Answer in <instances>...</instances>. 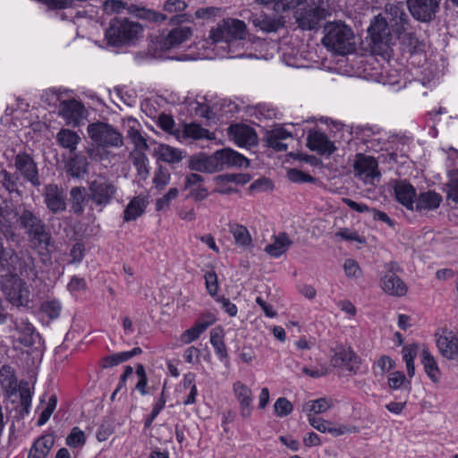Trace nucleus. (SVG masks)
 <instances>
[{
	"label": "nucleus",
	"mask_w": 458,
	"mask_h": 458,
	"mask_svg": "<svg viewBox=\"0 0 458 458\" xmlns=\"http://www.w3.org/2000/svg\"><path fill=\"white\" fill-rule=\"evenodd\" d=\"M326 35L322 39L324 46L331 52V57L324 64L325 68L334 73L342 75L344 66L342 57L344 56V23L329 22L325 26Z\"/></svg>",
	"instance_id": "f257e3e1"
},
{
	"label": "nucleus",
	"mask_w": 458,
	"mask_h": 458,
	"mask_svg": "<svg viewBox=\"0 0 458 458\" xmlns=\"http://www.w3.org/2000/svg\"><path fill=\"white\" fill-rule=\"evenodd\" d=\"M142 31L143 28L138 21L119 16L110 21L105 37L109 45L121 47L137 40Z\"/></svg>",
	"instance_id": "f03ea898"
},
{
	"label": "nucleus",
	"mask_w": 458,
	"mask_h": 458,
	"mask_svg": "<svg viewBox=\"0 0 458 458\" xmlns=\"http://www.w3.org/2000/svg\"><path fill=\"white\" fill-rule=\"evenodd\" d=\"M118 188L108 177L98 174L89 182L87 201L91 203V208L102 211L116 198Z\"/></svg>",
	"instance_id": "7ed1b4c3"
},
{
	"label": "nucleus",
	"mask_w": 458,
	"mask_h": 458,
	"mask_svg": "<svg viewBox=\"0 0 458 458\" xmlns=\"http://www.w3.org/2000/svg\"><path fill=\"white\" fill-rule=\"evenodd\" d=\"M19 226L36 246L47 247L50 244L51 235L46 224L32 210L22 208L20 211Z\"/></svg>",
	"instance_id": "20e7f679"
},
{
	"label": "nucleus",
	"mask_w": 458,
	"mask_h": 458,
	"mask_svg": "<svg viewBox=\"0 0 458 458\" xmlns=\"http://www.w3.org/2000/svg\"><path fill=\"white\" fill-rule=\"evenodd\" d=\"M327 2L326 0H310L294 13V19L298 27L303 30H318L320 22L328 14Z\"/></svg>",
	"instance_id": "39448f33"
},
{
	"label": "nucleus",
	"mask_w": 458,
	"mask_h": 458,
	"mask_svg": "<svg viewBox=\"0 0 458 458\" xmlns=\"http://www.w3.org/2000/svg\"><path fill=\"white\" fill-rule=\"evenodd\" d=\"M87 132L94 144L103 149L119 148L123 146V134L107 123L98 121L89 123Z\"/></svg>",
	"instance_id": "423d86ee"
},
{
	"label": "nucleus",
	"mask_w": 458,
	"mask_h": 458,
	"mask_svg": "<svg viewBox=\"0 0 458 458\" xmlns=\"http://www.w3.org/2000/svg\"><path fill=\"white\" fill-rule=\"evenodd\" d=\"M349 133L351 138L347 140L345 149L355 152V155H365L369 149L375 147L376 140L373 137L378 133L372 127L368 125H351Z\"/></svg>",
	"instance_id": "0eeeda50"
},
{
	"label": "nucleus",
	"mask_w": 458,
	"mask_h": 458,
	"mask_svg": "<svg viewBox=\"0 0 458 458\" xmlns=\"http://www.w3.org/2000/svg\"><path fill=\"white\" fill-rule=\"evenodd\" d=\"M246 35L245 22L233 18L223 19L216 28L210 30V38L216 44H223L235 38H245Z\"/></svg>",
	"instance_id": "6e6552de"
},
{
	"label": "nucleus",
	"mask_w": 458,
	"mask_h": 458,
	"mask_svg": "<svg viewBox=\"0 0 458 458\" xmlns=\"http://www.w3.org/2000/svg\"><path fill=\"white\" fill-rule=\"evenodd\" d=\"M353 173L355 177L365 184L377 185L381 179L377 159L370 156L355 155L353 159Z\"/></svg>",
	"instance_id": "1a4fd4ad"
},
{
	"label": "nucleus",
	"mask_w": 458,
	"mask_h": 458,
	"mask_svg": "<svg viewBox=\"0 0 458 458\" xmlns=\"http://www.w3.org/2000/svg\"><path fill=\"white\" fill-rule=\"evenodd\" d=\"M2 290L12 305L16 307L28 305L30 291L26 283L16 275H11L2 283Z\"/></svg>",
	"instance_id": "9d476101"
},
{
	"label": "nucleus",
	"mask_w": 458,
	"mask_h": 458,
	"mask_svg": "<svg viewBox=\"0 0 458 458\" xmlns=\"http://www.w3.org/2000/svg\"><path fill=\"white\" fill-rule=\"evenodd\" d=\"M35 259L30 253H21L19 255L14 250H11V253L7 258L8 267L3 269L1 274L12 275L13 273H20L28 277H37L35 270Z\"/></svg>",
	"instance_id": "9b49d317"
},
{
	"label": "nucleus",
	"mask_w": 458,
	"mask_h": 458,
	"mask_svg": "<svg viewBox=\"0 0 458 458\" xmlns=\"http://www.w3.org/2000/svg\"><path fill=\"white\" fill-rule=\"evenodd\" d=\"M368 33L375 47L385 50L392 40L391 30L386 18L382 14L376 15L370 21Z\"/></svg>",
	"instance_id": "f8f14e48"
},
{
	"label": "nucleus",
	"mask_w": 458,
	"mask_h": 458,
	"mask_svg": "<svg viewBox=\"0 0 458 458\" xmlns=\"http://www.w3.org/2000/svg\"><path fill=\"white\" fill-rule=\"evenodd\" d=\"M14 167L24 181L32 186L40 185L39 171L34 158L27 152H19L13 159Z\"/></svg>",
	"instance_id": "ddd939ff"
},
{
	"label": "nucleus",
	"mask_w": 458,
	"mask_h": 458,
	"mask_svg": "<svg viewBox=\"0 0 458 458\" xmlns=\"http://www.w3.org/2000/svg\"><path fill=\"white\" fill-rule=\"evenodd\" d=\"M43 198L44 203L50 213L57 215L66 211V194L57 184L48 183L45 185Z\"/></svg>",
	"instance_id": "4468645a"
},
{
	"label": "nucleus",
	"mask_w": 458,
	"mask_h": 458,
	"mask_svg": "<svg viewBox=\"0 0 458 458\" xmlns=\"http://www.w3.org/2000/svg\"><path fill=\"white\" fill-rule=\"evenodd\" d=\"M409 10L418 21L428 22L435 18L439 0H408Z\"/></svg>",
	"instance_id": "2eb2a0df"
},
{
	"label": "nucleus",
	"mask_w": 458,
	"mask_h": 458,
	"mask_svg": "<svg viewBox=\"0 0 458 458\" xmlns=\"http://www.w3.org/2000/svg\"><path fill=\"white\" fill-rule=\"evenodd\" d=\"M213 155L216 163H217V172L234 166H249V160L242 154L231 148L216 150Z\"/></svg>",
	"instance_id": "dca6fc26"
},
{
	"label": "nucleus",
	"mask_w": 458,
	"mask_h": 458,
	"mask_svg": "<svg viewBox=\"0 0 458 458\" xmlns=\"http://www.w3.org/2000/svg\"><path fill=\"white\" fill-rule=\"evenodd\" d=\"M84 111L83 105L75 99L59 101L58 114L68 124L77 125L83 116Z\"/></svg>",
	"instance_id": "f3484780"
},
{
	"label": "nucleus",
	"mask_w": 458,
	"mask_h": 458,
	"mask_svg": "<svg viewBox=\"0 0 458 458\" xmlns=\"http://www.w3.org/2000/svg\"><path fill=\"white\" fill-rule=\"evenodd\" d=\"M228 133L240 147H250L258 143L255 131L248 125L233 124L228 128Z\"/></svg>",
	"instance_id": "a211bd4d"
},
{
	"label": "nucleus",
	"mask_w": 458,
	"mask_h": 458,
	"mask_svg": "<svg viewBox=\"0 0 458 458\" xmlns=\"http://www.w3.org/2000/svg\"><path fill=\"white\" fill-rule=\"evenodd\" d=\"M188 7V3L184 0H165L163 4L162 10L167 13H174L169 18L170 24H180L182 22H191L192 16L189 13H182Z\"/></svg>",
	"instance_id": "6ab92c4d"
},
{
	"label": "nucleus",
	"mask_w": 458,
	"mask_h": 458,
	"mask_svg": "<svg viewBox=\"0 0 458 458\" xmlns=\"http://www.w3.org/2000/svg\"><path fill=\"white\" fill-rule=\"evenodd\" d=\"M307 146L310 150L317 151L320 155H331L335 147L328 140L327 136L318 131H310L307 137Z\"/></svg>",
	"instance_id": "aec40b11"
},
{
	"label": "nucleus",
	"mask_w": 458,
	"mask_h": 458,
	"mask_svg": "<svg viewBox=\"0 0 458 458\" xmlns=\"http://www.w3.org/2000/svg\"><path fill=\"white\" fill-rule=\"evenodd\" d=\"M233 394L240 403V413L244 419L250 417L252 411V392L249 386L237 381L233 386Z\"/></svg>",
	"instance_id": "412c9836"
},
{
	"label": "nucleus",
	"mask_w": 458,
	"mask_h": 458,
	"mask_svg": "<svg viewBox=\"0 0 458 458\" xmlns=\"http://www.w3.org/2000/svg\"><path fill=\"white\" fill-rule=\"evenodd\" d=\"M398 202L407 209L414 211V202L417 198L415 188L407 181H399L394 187Z\"/></svg>",
	"instance_id": "4be33fe9"
},
{
	"label": "nucleus",
	"mask_w": 458,
	"mask_h": 458,
	"mask_svg": "<svg viewBox=\"0 0 458 458\" xmlns=\"http://www.w3.org/2000/svg\"><path fill=\"white\" fill-rule=\"evenodd\" d=\"M443 201L442 196L434 191H427L420 192L414 202V210L420 213L435 210L439 208Z\"/></svg>",
	"instance_id": "5701e85b"
},
{
	"label": "nucleus",
	"mask_w": 458,
	"mask_h": 458,
	"mask_svg": "<svg viewBox=\"0 0 458 458\" xmlns=\"http://www.w3.org/2000/svg\"><path fill=\"white\" fill-rule=\"evenodd\" d=\"M65 173L75 179H81L89 173V162L82 155H72L64 165Z\"/></svg>",
	"instance_id": "b1692460"
},
{
	"label": "nucleus",
	"mask_w": 458,
	"mask_h": 458,
	"mask_svg": "<svg viewBox=\"0 0 458 458\" xmlns=\"http://www.w3.org/2000/svg\"><path fill=\"white\" fill-rule=\"evenodd\" d=\"M0 386L6 396L15 395L19 390L15 370L9 365H4L0 369Z\"/></svg>",
	"instance_id": "393cba45"
},
{
	"label": "nucleus",
	"mask_w": 458,
	"mask_h": 458,
	"mask_svg": "<svg viewBox=\"0 0 458 458\" xmlns=\"http://www.w3.org/2000/svg\"><path fill=\"white\" fill-rule=\"evenodd\" d=\"M393 269V267L391 268ZM382 289L385 293L394 296H403L407 293L404 282L392 270L388 271L381 280Z\"/></svg>",
	"instance_id": "a878e982"
},
{
	"label": "nucleus",
	"mask_w": 458,
	"mask_h": 458,
	"mask_svg": "<svg viewBox=\"0 0 458 458\" xmlns=\"http://www.w3.org/2000/svg\"><path fill=\"white\" fill-rule=\"evenodd\" d=\"M13 323L14 328L20 334L19 341L24 346H32L39 340V335L35 331L34 327L27 320L16 319Z\"/></svg>",
	"instance_id": "bb28decb"
},
{
	"label": "nucleus",
	"mask_w": 458,
	"mask_h": 458,
	"mask_svg": "<svg viewBox=\"0 0 458 458\" xmlns=\"http://www.w3.org/2000/svg\"><path fill=\"white\" fill-rule=\"evenodd\" d=\"M148 204V201L146 197L141 195L133 197L123 211V221L131 222L141 216L144 214Z\"/></svg>",
	"instance_id": "cd10ccee"
},
{
	"label": "nucleus",
	"mask_w": 458,
	"mask_h": 458,
	"mask_svg": "<svg viewBox=\"0 0 458 458\" xmlns=\"http://www.w3.org/2000/svg\"><path fill=\"white\" fill-rule=\"evenodd\" d=\"M188 167L191 171L199 173L212 174L217 172V163H216L214 155L208 156L201 154L193 156L190 158Z\"/></svg>",
	"instance_id": "c85d7f7f"
},
{
	"label": "nucleus",
	"mask_w": 458,
	"mask_h": 458,
	"mask_svg": "<svg viewBox=\"0 0 458 458\" xmlns=\"http://www.w3.org/2000/svg\"><path fill=\"white\" fill-rule=\"evenodd\" d=\"M386 15L389 20V26L393 32L407 26L409 23V16L403 10V6L397 4L386 5Z\"/></svg>",
	"instance_id": "c756f323"
},
{
	"label": "nucleus",
	"mask_w": 458,
	"mask_h": 458,
	"mask_svg": "<svg viewBox=\"0 0 458 458\" xmlns=\"http://www.w3.org/2000/svg\"><path fill=\"white\" fill-rule=\"evenodd\" d=\"M437 344L444 357L447 359L458 357V338L453 332L439 336Z\"/></svg>",
	"instance_id": "7c9ffc66"
},
{
	"label": "nucleus",
	"mask_w": 458,
	"mask_h": 458,
	"mask_svg": "<svg viewBox=\"0 0 458 458\" xmlns=\"http://www.w3.org/2000/svg\"><path fill=\"white\" fill-rule=\"evenodd\" d=\"M54 437L44 435L36 439L29 451L28 458H47L54 446Z\"/></svg>",
	"instance_id": "2f4dec72"
},
{
	"label": "nucleus",
	"mask_w": 458,
	"mask_h": 458,
	"mask_svg": "<svg viewBox=\"0 0 458 458\" xmlns=\"http://www.w3.org/2000/svg\"><path fill=\"white\" fill-rule=\"evenodd\" d=\"M57 144L68 149L71 154L75 152L81 139L80 135L71 129H61L55 135Z\"/></svg>",
	"instance_id": "473e14b6"
},
{
	"label": "nucleus",
	"mask_w": 458,
	"mask_h": 458,
	"mask_svg": "<svg viewBox=\"0 0 458 458\" xmlns=\"http://www.w3.org/2000/svg\"><path fill=\"white\" fill-rule=\"evenodd\" d=\"M192 34L190 27H177L173 29L164 40V47L171 48L186 41Z\"/></svg>",
	"instance_id": "72a5a7b5"
},
{
	"label": "nucleus",
	"mask_w": 458,
	"mask_h": 458,
	"mask_svg": "<svg viewBox=\"0 0 458 458\" xmlns=\"http://www.w3.org/2000/svg\"><path fill=\"white\" fill-rule=\"evenodd\" d=\"M71 211L76 216L84 213V202L87 201L86 189L82 186H74L70 191Z\"/></svg>",
	"instance_id": "f704fd0d"
},
{
	"label": "nucleus",
	"mask_w": 458,
	"mask_h": 458,
	"mask_svg": "<svg viewBox=\"0 0 458 458\" xmlns=\"http://www.w3.org/2000/svg\"><path fill=\"white\" fill-rule=\"evenodd\" d=\"M292 243L289 236L285 233H282L276 236L273 243L266 246L265 251L271 257L278 258L289 249Z\"/></svg>",
	"instance_id": "c9c22d12"
},
{
	"label": "nucleus",
	"mask_w": 458,
	"mask_h": 458,
	"mask_svg": "<svg viewBox=\"0 0 458 458\" xmlns=\"http://www.w3.org/2000/svg\"><path fill=\"white\" fill-rule=\"evenodd\" d=\"M156 154L159 160L169 164L179 163L184 157L182 150L166 144H160L156 148Z\"/></svg>",
	"instance_id": "e433bc0d"
},
{
	"label": "nucleus",
	"mask_w": 458,
	"mask_h": 458,
	"mask_svg": "<svg viewBox=\"0 0 458 458\" xmlns=\"http://www.w3.org/2000/svg\"><path fill=\"white\" fill-rule=\"evenodd\" d=\"M244 39L245 38H235L221 44L219 47L226 51V55L224 56L227 58H242L248 56L245 54L244 46L246 43Z\"/></svg>",
	"instance_id": "4c0bfd02"
},
{
	"label": "nucleus",
	"mask_w": 458,
	"mask_h": 458,
	"mask_svg": "<svg viewBox=\"0 0 458 458\" xmlns=\"http://www.w3.org/2000/svg\"><path fill=\"white\" fill-rule=\"evenodd\" d=\"M345 370L351 375L363 374L367 370L361 358L351 348H348V351L345 350Z\"/></svg>",
	"instance_id": "58836bf2"
},
{
	"label": "nucleus",
	"mask_w": 458,
	"mask_h": 458,
	"mask_svg": "<svg viewBox=\"0 0 458 458\" xmlns=\"http://www.w3.org/2000/svg\"><path fill=\"white\" fill-rule=\"evenodd\" d=\"M127 127V138L135 145L136 149H147L148 144L138 128V122L133 118H128Z\"/></svg>",
	"instance_id": "ea45409f"
},
{
	"label": "nucleus",
	"mask_w": 458,
	"mask_h": 458,
	"mask_svg": "<svg viewBox=\"0 0 458 458\" xmlns=\"http://www.w3.org/2000/svg\"><path fill=\"white\" fill-rule=\"evenodd\" d=\"M421 362L428 377L435 383L438 382L440 377V371L437 363L427 349H423L422 351Z\"/></svg>",
	"instance_id": "a19ab883"
},
{
	"label": "nucleus",
	"mask_w": 458,
	"mask_h": 458,
	"mask_svg": "<svg viewBox=\"0 0 458 458\" xmlns=\"http://www.w3.org/2000/svg\"><path fill=\"white\" fill-rule=\"evenodd\" d=\"M228 226L237 245L248 247L251 244V236L245 226L236 223H229Z\"/></svg>",
	"instance_id": "79ce46f5"
},
{
	"label": "nucleus",
	"mask_w": 458,
	"mask_h": 458,
	"mask_svg": "<svg viewBox=\"0 0 458 458\" xmlns=\"http://www.w3.org/2000/svg\"><path fill=\"white\" fill-rule=\"evenodd\" d=\"M410 29V24H408L401 29H397L394 33L397 36L400 42L408 47L409 52L412 53L416 50L419 40L415 33L411 31Z\"/></svg>",
	"instance_id": "37998d69"
},
{
	"label": "nucleus",
	"mask_w": 458,
	"mask_h": 458,
	"mask_svg": "<svg viewBox=\"0 0 458 458\" xmlns=\"http://www.w3.org/2000/svg\"><path fill=\"white\" fill-rule=\"evenodd\" d=\"M216 185H225L228 183H234L244 185L250 181V176L248 174H225L215 177Z\"/></svg>",
	"instance_id": "c03bdc74"
},
{
	"label": "nucleus",
	"mask_w": 458,
	"mask_h": 458,
	"mask_svg": "<svg viewBox=\"0 0 458 458\" xmlns=\"http://www.w3.org/2000/svg\"><path fill=\"white\" fill-rule=\"evenodd\" d=\"M39 310L48 318L56 319L62 311V304L56 299H47L41 302Z\"/></svg>",
	"instance_id": "a18cd8bd"
},
{
	"label": "nucleus",
	"mask_w": 458,
	"mask_h": 458,
	"mask_svg": "<svg viewBox=\"0 0 458 458\" xmlns=\"http://www.w3.org/2000/svg\"><path fill=\"white\" fill-rule=\"evenodd\" d=\"M18 391L20 393L21 413L22 415L29 414L32 399L29 382L25 380L21 381Z\"/></svg>",
	"instance_id": "49530a36"
},
{
	"label": "nucleus",
	"mask_w": 458,
	"mask_h": 458,
	"mask_svg": "<svg viewBox=\"0 0 458 458\" xmlns=\"http://www.w3.org/2000/svg\"><path fill=\"white\" fill-rule=\"evenodd\" d=\"M2 178V184L4 188L10 193H19V181L20 177L16 174H12L6 170H2L0 173Z\"/></svg>",
	"instance_id": "de8ad7c7"
},
{
	"label": "nucleus",
	"mask_w": 458,
	"mask_h": 458,
	"mask_svg": "<svg viewBox=\"0 0 458 458\" xmlns=\"http://www.w3.org/2000/svg\"><path fill=\"white\" fill-rule=\"evenodd\" d=\"M183 134L193 140L211 139L209 131L196 123L186 124Z\"/></svg>",
	"instance_id": "09e8293b"
},
{
	"label": "nucleus",
	"mask_w": 458,
	"mask_h": 458,
	"mask_svg": "<svg viewBox=\"0 0 458 458\" xmlns=\"http://www.w3.org/2000/svg\"><path fill=\"white\" fill-rule=\"evenodd\" d=\"M20 211H17L13 205L3 203L0 206V223L19 224Z\"/></svg>",
	"instance_id": "8fccbe9b"
},
{
	"label": "nucleus",
	"mask_w": 458,
	"mask_h": 458,
	"mask_svg": "<svg viewBox=\"0 0 458 458\" xmlns=\"http://www.w3.org/2000/svg\"><path fill=\"white\" fill-rule=\"evenodd\" d=\"M360 43V38L355 36L351 27L345 24V56L356 54Z\"/></svg>",
	"instance_id": "3c124183"
},
{
	"label": "nucleus",
	"mask_w": 458,
	"mask_h": 458,
	"mask_svg": "<svg viewBox=\"0 0 458 458\" xmlns=\"http://www.w3.org/2000/svg\"><path fill=\"white\" fill-rule=\"evenodd\" d=\"M65 443L68 446L72 448H81L86 443V437L82 430H81L78 427H74L72 428L70 434L67 436L65 439Z\"/></svg>",
	"instance_id": "603ef678"
},
{
	"label": "nucleus",
	"mask_w": 458,
	"mask_h": 458,
	"mask_svg": "<svg viewBox=\"0 0 458 458\" xmlns=\"http://www.w3.org/2000/svg\"><path fill=\"white\" fill-rule=\"evenodd\" d=\"M133 165L136 167L139 176L146 179L149 174L148 157L142 152H137L133 155Z\"/></svg>",
	"instance_id": "864d4df0"
},
{
	"label": "nucleus",
	"mask_w": 458,
	"mask_h": 458,
	"mask_svg": "<svg viewBox=\"0 0 458 458\" xmlns=\"http://www.w3.org/2000/svg\"><path fill=\"white\" fill-rule=\"evenodd\" d=\"M179 191L177 188H171L163 197L156 201V208L157 211H163L169 208L172 200L178 197Z\"/></svg>",
	"instance_id": "5fc2aeb1"
},
{
	"label": "nucleus",
	"mask_w": 458,
	"mask_h": 458,
	"mask_svg": "<svg viewBox=\"0 0 458 458\" xmlns=\"http://www.w3.org/2000/svg\"><path fill=\"white\" fill-rule=\"evenodd\" d=\"M388 385L389 387L392 389H399L403 386H404V387L408 390L411 387V382L409 380H406L405 375L403 374V372L401 371L393 372L389 376Z\"/></svg>",
	"instance_id": "6e6d98bb"
},
{
	"label": "nucleus",
	"mask_w": 458,
	"mask_h": 458,
	"mask_svg": "<svg viewBox=\"0 0 458 458\" xmlns=\"http://www.w3.org/2000/svg\"><path fill=\"white\" fill-rule=\"evenodd\" d=\"M293 410L292 403L285 397H279L274 404L275 413L281 418L289 415Z\"/></svg>",
	"instance_id": "4d7b16f0"
},
{
	"label": "nucleus",
	"mask_w": 458,
	"mask_h": 458,
	"mask_svg": "<svg viewBox=\"0 0 458 458\" xmlns=\"http://www.w3.org/2000/svg\"><path fill=\"white\" fill-rule=\"evenodd\" d=\"M170 182V173L166 168L159 166L155 172L153 183L158 190H163Z\"/></svg>",
	"instance_id": "13d9d810"
},
{
	"label": "nucleus",
	"mask_w": 458,
	"mask_h": 458,
	"mask_svg": "<svg viewBox=\"0 0 458 458\" xmlns=\"http://www.w3.org/2000/svg\"><path fill=\"white\" fill-rule=\"evenodd\" d=\"M259 26L261 30L265 31L273 32L276 31L279 28L283 27V22L279 18L269 17L267 15H265L259 21Z\"/></svg>",
	"instance_id": "bf43d9fd"
},
{
	"label": "nucleus",
	"mask_w": 458,
	"mask_h": 458,
	"mask_svg": "<svg viewBox=\"0 0 458 458\" xmlns=\"http://www.w3.org/2000/svg\"><path fill=\"white\" fill-rule=\"evenodd\" d=\"M447 199L458 204V171L452 174L449 182L446 183Z\"/></svg>",
	"instance_id": "052dcab7"
},
{
	"label": "nucleus",
	"mask_w": 458,
	"mask_h": 458,
	"mask_svg": "<svg viewBox=\"0 0 458 458\" xmlns=\"http://www.w3.org/2000/svg\"><path fill=\"white\" fill-rule=\"evenodd\" d=\"M165 404V399L164 397V391H163L161 393V395H160L158 401L154 405L151 413L145 420V422H144L145 428H150V426H151L152 422L154 421V420L160 413V411L164 409Z\"/></svg>",
	"instance_id": "680f3d73"
},
{
	"label": "nucleus",
	"mask_w": 458,
	"mask_h": 458,
	"mask_svg": "<svg viewBox=\"0 0 458 458\" xmlns=\"http://www.w3.org/2000/svg\"><path fill=\"white\" fill-rule=\"evenodd\" d=\"M288 179L293 182H313L315 178L298 169L293 168L287 172Z\"/></svg>",
	"instance_id": "e2e57ef3"
},
{
	"label": "nucleus",
	"mask_w": 458,
	"mask_h": 458,
	"mask_svg": "<svg viewBox=\"0 0 458 458\" xmlns=\"http://www.w3.org/2000/svg\"><path fill=\"white\" fill-rule=\"evenodd\" d=\"M205 284L208 293L211 296H215L218 290L217 276L214 271H209L205 274Z\"/></svg>",
	"instance_id": "0e129e2a"
},
{
	"label": "nucleus",
	"mask_w": 458,
	"mask_h": 458,
	"mask_svg": "<svg viewBox=\"0 0 458 458\" xmlns=\"http://www.w3.org/2000/svg\"><path fill=\"white\" fill-rule=\"evenodd\" d=\"M362 275L361 268L360 267L358 262L354 259H346L345 260V276L348 277L359 278Z\"/></svg>",
	"instance_id": "69168bd1"
},
{
	"label": "nucleus",
	"mask_w": 458,
	"mask_h": 458,
	"mask_svg": "<svg viewBox=\"0 0 458 458\" xmlns=\"http://www.w3.org/2000/svg\"><path fill=\"white\" fill-rule=\"evenodd\" d=\"M127 8V4L122 0H106L104 3V10L107 13H117Z\"/></svg>",
	"instance_id": "338daca9"
},
{
	"label": "nucleus",
	"mask_w": 458,
	"mask_h": 458,
	"mask_svg": "<svg viewBox=\"0 0 458 458\" xmlns=\"http://www.w3.org/2000/svg\"><path fill=\"white\" fill-rule=\"evenodd\" d=\"M329 408V404L327 399L320 398L310 402L307 404V410L313 411L314 413H322Z\"/></svg>",
	"instance_id": "774afa93"
}]
</instances>
